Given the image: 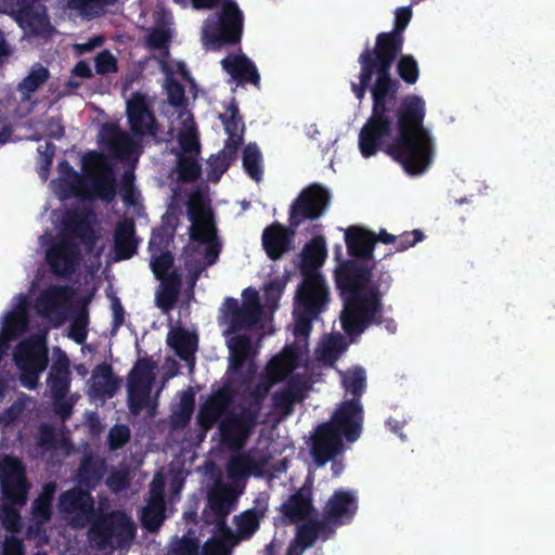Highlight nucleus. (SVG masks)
I'll list each match as a JSON object with an SVG mask.
<instances>
[{
    "instance_id": "nucleus-38",
    "label": "nucleus",
    "mask_w": 555,
    "mask_h": 555,
    "mask_svg": "<svg viewBox=\"0 0 555 555\" xmlns=\"http://www.w3.org/2000/svg\"><path fill=\"white\" fill-rule=\"evenodd\" d=\"M48 78V69L41 65H35L18 86L23 98H29Z\"/></svg>"
},
{
    "instance_id": "nucleus-8",
    "label": "nucleus",
    "mask_w": 555,
    "mask_h": 555,
    "mask_svg": "<svg viewBox=\"0 0 555 555\" xmlns=\"http://www.w3.org/2000/svg\"><path fill=\"white\" fill-rule=\"evenodd\" d=\"M86 301L78 297L73 291L65 287H50L46 289L36 300L35 309L46 318L53 326L63 324L67 314L78 310V315L74 319L69 337L82 343L87 335V317L83 312Z\"/></svg>"
},
{
    "instance_id": "nucleus-51",
    "label": "nucleus",
    "mask_w": 555,
    "mask_h": 555,
    "mask_svg": "<svg viewBox=\"0 0 555 555\" xmlns=\"http://www.w3.org/2000/svg\"><path fill=\"white\" fill-rule=\"evenodd\" d=\"M96 70L101 74L114 72L116 69V60L109 52H102L95 59Z\"/></svg>"
},
{
    "instance_id": "nucleus-20",
    "label": "nucleus",
    "mask_w": 555,
    "mask_h": 555,
    "mask_svg": "<svg viewBox=\"0 0 555 555\" xmlns=\"http://www.w3.org/2000/svg\"><path fill=\"white\" fill-rule=\"evenodd\" d=\"M91 499L81 490H74L61 498V508L74 526H83L90 519Z\"/></svg>"
},
{
    "instance_id": "nucleus-11",
    "label": "nucleus",
    "mask_w": 555,
    "mask_h": 555,
    "mask_svg": "<svg viewBox=\"0 0 555 555\" xmlns=\"http://www.w3.org/2000/svg\"><path fill=\"white\" fill-rule=\"evenodd\" d=\"M0 486L3 499L0 502V519L3 527L12 532L20 528V516L15 508L26 501V486L21 464L11 457L0 459Z\"/></svg>"
},
{
    "instance_id": "nucleus-55",
    "label": "nucleus",
    "mask_w": 555,
    "mask_h": 555,
    "mask_svg": "<svg viewBox=\"0 0 555 555\" xmlns=\"http://www.w3.org/2000/svg\"><path fill=\"white\" fill-rule=\"evenodd\" d=\"M178 555H198L197 544L190 538L182 540L179 544Z\"/></svg>"
},
{
    "instance_id": "nucleus-40",
    "label": "nucleus",
    "mask_w": 555,
    "mask_h": 555,
    "mask_svg": "<svg viewBox=\"0 0 555 555\" xmlns=\"http://www.w3.org/2000/svg\"><path fill=\"white\" fill-rule=\"evenodd\" d=\"M285 515L292 520H298L307 516L311 509L310 500L304 493L291 498L283 506Z\"/></svg>"
},
{
    "instance_id": "nucleus-22",
    "label": "nucleus",
    "mask_w": 555,
    "mask_h": 555,
    "mask_svg": "<svg viewBox=\"0 0 555 555\" xmlns=\"http://www.w3.org/2000/svg\"><path fill=\"white\" fill-rule=\"evenodd\" d=\"M164 479L158 474L151 483V498L142 512V522L150 529H156L164 519V501H163Z\"/></svg>"
},
{
    "instance_id": "nucleus-16",
    "label": "nucleus",
    "mask_w": 555,
    "mask_h": 555,
    "mask_svg": "<svg viewBox=\"0 0 555 555\" xmlns=\"http://www.w3.org/2000/svg\"><path fill=\"white\" fill-rule=\"evenodd\" d=\"M237 109L231 105L225 114L222 116L228 140L224 149L215 157L209 160L211 167V178L218 180L219 177L227 170L230 163L235 158L236 150L242 143V133L244 126L236 117Z\"/></svg>"
},
{
    "instance_id": "nucleus-12",
    "label": "nucleus",
    "mask_w": 555,
    "mask_h": 555,
    "mask_svg": "<svg viewBox=\"0 0 555 555\" xmlns=\"http://www.w3.org/2000/svg\"><path fill=\"white\" fill-rule=\"evenodd\" d=\"M176 114L177 119L173 121L171 130L177 132L181 147L178 157L179 171L183 179L191 180L199 173L197 164L199 143L190 112L184 108H176Z\"/></svg>"
},
{
    "instance_id": "nucleus-59",
    "label": "nucleus",
    "mask_w": 555,
    "mask_h": 555,
    "mask_svg": "<svg viewBox=\"0 0 555 555\" xmlns=\"http://www.w3.org/2000/svg\"><path fill=\"white\" fill-rule=\"evenodd\" d=\"M125 485V475H120V476H112L109 479H108V486L114 490V491H117L119 489H121Z\"/></svg>"
},
{
    "instance_id": "nucleus-32",
    "label": "nucleus",
    "mask_w": 555,
    "mask_h": 555,
    "mask_svg": "<svg viewBox=\"0 0 555 555\" xmlns=\"http://www.w3.org/2000/svg\"><path fill=\"white\" fill-rule=\"evenodd\" d=\"M55 352L59 354V364L56 366H52L48 379V386L54 399L59 401L65 396L68 389V361L65 354L60 350H56Z\"/></svg>"
},
{
    "instance_id": "nucleus-9",
    "label": "nucleus",
    "mask_w": 555,
    "mask_h": 555,
    "mask_svg": "<svg viewBox=\"0 0 555 555\" xmlns=\"http://www.w3.org/2000/svg\"><path fill=\"white\" fill-rule=\"evenodd\" d=\"M189 215L192 222L189 261L194 262L198 271L216 261L220 246L210 208L203 198L191 199Z\"/></svg>"
},
{
    "instance_id": "nucleus-14",
    "label": "nucleus",
    "mask_w": 555,
    "mask_h": 555,
    "mask_svg": "<svg viewBox=\"0 0 555 555\" xmlns=\"http://www.w3.org/2000/svg\"><path fill=\"white\" fill-rule=\"evenodd\" d=\"M134 534V528L130 519L124 513H116L100 522L93 525L90 540L100 548H112L128 545Z\"/></svg>"
},
{
    "instance_id": "nucleus-64",
    "label": "nucleus",
    "mask_w": 555,
    "mask_h": 555,
    "mask_svg": "<svg viewBox=\"0 0 555 555\" xmlns=\"http://www.w3.org/2000/svg\"><path fill=\"white\" fill-rule=\"evenodd\" d=\"M10 390V387L7 382L0 380V398L4 397Z\"/></svg>"
},
{
    "instance_id": "nucleus-21",
    "label": "nucleus",
    "mask_w": 555,
    "mask_h": 555,
    "mask_svg": "<svg viewBox=\"0 0 555 555\" xmlns=\"http://www.w3.org/2000/svg\"><path fill=\"white\" fill-rule=\"evenodd\" d=\"M127 114L133 133L153 134L154 118L142 94L137 93L128 101Z\"/></svg>"
},
{
    "instance_id": "nucleus-48",
    "label": "nucleus",
    "mask_w": 555,
    "mask_h": 555,
    "mask_svg": "<svg viewBox=\"0 0 555 555\" xmlns=\"http://www.w3.org/2000/svg\"><path fill=\"white\" fill-rule=\"evenodd\" d=\"M177 289L171 283V281L163 280L162 288L157 293V305L163 310H168L172 307L176 300Z\"/></svg>"
},
{
    "instance_id": "nucleus-42",
    "label": "nucleus",
    "mask_w": 555,
    "mask_h": 555,
    "mask_svg": "<svg viewBox=\"0 0 555 555\" xmlns=\"http://www.w3.org/2000/svg\"><path fill=\"white\" fill-rule=\"evenodd\" d=\"M315 539L314 525L302 526L296 535V539L288 547L287 555H301L304 550L308 547Z\"/></svg>"
},
{
    "instance_id": "nucleus-35",
    "label": "nucleus",
    "mask_w": 555,
    "mask_h": 555,
    "mask_svg": "<svg viewBox=\"0 0 555 555\" xmlns=\"http://www.w3.org/2000/svg\"><path fill=\"white\" fill-rule=\"evenodd\" d=\"M116 251L120 259L130 258L137 247V240L133 236V223L131 221L121 222L115 234Z\"/></svg>"
},
{
    "instance_id": "nucleus-45",
    "label": "nucleus",
    "mask_w": 555,
    "mask_h": 555,
    "mask_svg": "<svg viewBox=\"0 0 555 555\" xmlns=\"http://www.w3.org/2000/svg\"><path fill=\"white\" fill-rule=\"evenodd\" d=\"M343 386L347 391H350L353 395L361 392L365 386L364 371L361 369H354L347 372L343 376Z\"/></svg>"
},
{
    "instance_id": "nucleus-28",
    "label": "nucleus",
    "mask_w": 555,
    "mask_h": 555,
    "mask_svg": "<svg viewBox=\"0 0 555 555\" xmlns=\"http://www.w3.org/2000/svg\"><path fill=\"white\" fill-rule=\"evenodd\" d=\"M348 250L352 255L366 257L371 255L375 238L371 232L358 227H350L345 231Z\"/></svg>"
},
{
    "instance_id": "nucleus-4",
    "label": "nucleus",
    "mask_w": 555,
    "mask_h": 555,
    "mask_svg": "<svg viewBox=\"0 0 555 555\" xmlns=\"http://www.w3.org/2000/svg\"><path fill=\"white\" fill-rule=\"evenodd\" d=\"M326 243L323 237H315L306 245L304 257V282L298 291V299L294 310L296 324L294 335L298 343L305 346L306 338L309 334L310 318L320 312L327 301V287L322 275L308 268L321 266L326 259Z\"/></svg>"
},
{
    "instance_id": "nucleus-57",
    "label": "nucleus",
    "mask_w": 555,
    "mask_h": 555,
    "mask_svg": "<svg viewBox=\"0 0 555 555\" xmlns=\"http://www.w3.org/2000/svg\"><path fill=\"white\" fill-rule=\"evenodd\" d=\"M101 43H102L101 38H94V39L88 41L87 43L76 44L75 49L79 52H86V51H90L91 49H93L96 46H100Z\"/></svg>"
},
{
    "instance_id": "nucleus-56",
    "label": "nucleus",
    "mask_w": 555,
    "mask_h": 555,
    "mask_svg": "<svg viewBox=\"0 0 555 555\" xmlns=\"http://www.w3.org/2000/svg\"><path fill=\"white\" fill-rule=\"evenodd\" d=\"M181 406L186 417L190 416L193 408V398L189 393H184L181 398Z\"/></svg>"
},
{
    "instance_id": "nucleus-52",
    "label": "nucleus",
    "mask_w": 555,
    "mask_h": 555,
    "mask_svg": "<svg viewBox=\"0 0 555 555\" xmlns=\"http://www.w3.org/2000/svg\"><path fill=\"white\" fill-rule=\"evenodd\" d=\"M129 437V430L125 426H115L109 433V446L112 449L122 446Z\"/></svg>"
},
{
    "instance_id": "nucleus-47",
    "label": "nucleus",
    "mask_w": 555,
    "mask_h": 555,
    "mask_svg": "<svg viewBox=\"0 0 555 555\" xmlns=\"http://www.w3.org/2000/svg\"><path fill=\"white\" fill-rule=\"evenodd\" d=\"M398 72L404 81L414 83L418 77L416 61L410 55L403 56L398 64Z\"/></svg>"
},
{
    "instance_id": "nucleus-53",
    "label": "nucleus",
    "mask_w": 555,
    "mask_h": 555,
    "mask_svg": "<svg viewBox=\"0 0 555 555\" xmlns=\"http://www.w3.org/2000/svg\"><path fill=\"white\" fill-rule=\"evenodd\" d=\"M412 16L410 8H400L396 11V29L402 31L409 24Z\"/></svg>"
},
{
    "instance_id": "nucleus-18",
    "label": "nucleus",
    "mask_w": 555,
    "mask_h": 555,
    "mask_svg": "<svg viewBox=\"0 0 555 555\" xmlns=\"http://www.w3.org/2000/svg\"><path fill=\"white\" fill-rule=\"evenodd\" d=\"M330 199L326 190L312 185L301 192L292 210V223L297 225L304 218H319Z\"/></svg>"
},
{
    "instance_id": "nucleus-24",
    "label": "nucleus",
    "mask_w": 555,
    "mask_h": 555,
    "mask_svg": "<svg viewBox=\"0 0 555 555\" xmlns=\"http://www.w3.org/2000/svg\"><path fill=\"white\" fill-rule=\"evenodd\" d=\"M47 259L56 274H67L76 263L77 255L72 243L61 241L47 253Z\"/></svg>"
},
{
    "instance_id": "nucleus-3",
    "label": "nucleus",
    "mask_w": 555,
    "mask_h": 555,
    "mask_svg": "<svg viewBox=\"0 0 555 555\" xmlns=\"http://www.w3.org/2000/svg\"><path fill=\"white\" fill-rule=\"evenodd\" d=\"M336 281L345 302L341 325L347 334L358 335L378 312L379 285L371 272L350 264L338 268Z\"/></svg>"
},
{
    "instance_id": "nucleus-60",
    "label": "nucleus",
    "mask_w": 555,
    "mask_h": 555,
    "mask_svg": "<svg viewBox=\"0 0 555 555\" xmlns=\"http://www.w3.org/2000/svg\"><path fill=\"white\" fill-rule=\"evenodd\" d=\"M63 133V127L59 121H52L48 129V135L50 137H60Z\"/></svg>"
},
{
    "instance_id": "nucleus-13",
    "label": "nucleus",
    "mask_w": 555,
    "mask_h": 555,
    "mask_svg": "<svg viewBox=\"0 0 555 555\" xmlns=\"http://www.w3.org/2000/svg\"><path fill=\"white\" fill-rule=\"evenodd\" d=\"M234 490L218 483L209 496V509L216 514L218 533L204 546V555H229L230 548L236 543L231 532L223 529L221 518L228 514L234 503Z\"/></svg>"
},
{
    "instance_id": "nucleus-10",
    "label": "nucleus",
    "mask_w": 555,
    "mask_h": 555,
    "mask_svg": "<svg viewBox=\"0 0 555 555\" xmlns=\"http://www.w3.org/2000/svg\"><path fill=\"white\" fill-rule=\"evenodd\" d=\"M193 7L209 8L220 2L221 13L208 18L203 27V42L208 49H217L225 42H236L242 34L243 16L232 0H192Z\"/></svg>"
},
{
    "instance_id": "nucleus-15",
    "label": "nucleus",
    "mask_w": 555,
    "mask_h": 555,
    "mask_svg": "<svg viewBox=\"0 0 555 555\" xmlns=\"http://www.w3.org/2000/svg\"><path fill=\"white\" fill-rule=\"evenodd\" d=\"M155 364L151 360H140L129 379V403L133 412H139L144 405L152 411L154 398L158 395L160 388L155 389Z\"/></svg>"
},
{
    "instance_id": "nucleus-36",
    "label": "nucleus",
    "mask_w": 555,
    "mask_h": 555,
    "mask_svg": "<svg viewBox=\"0 0 555 555\" xmlns=\"http://www.w3.org/2000/svg\"><path fill=\"white\" fill-rule=\"evenodd\" d=\"M266 473L250 455L233 456L228 465V474L233 479L244 478L250 474L260 475Z\"/></svg>"
},
{
    "instance_id": "nucleus-49",
    "label": "nucleus",
    "mask_w": 555,
    "mask_h": 555,
    "mask_svg": "<svg viewBox=\"0 0 555 555\" xmlns=\"http://www.w3.org/2000/svg\"><path fill=\"white\" fill-rule=\"evenodd\" d=\"M114 0H69V7L78 10L81 14L90 15L101 5Z\"/></svg>"
},
{
    "instance_id": "nucleus-26",
    "label": "nucleus",
    "mask_w": 555,
    "mask_h": 555,
    "mask_svg": "<svg viewBox=\"0 0 555 555\" xmlns=\"http://www.w3.org/2000/svg\"><path fill=\"white\" fill-rule=\"evenodd\" d=\"M222 67L235 80L253 83H258L259 81L256 66L245 55L234 54L225 57L222 61Z\"/></svg>"
},
{
    "instance_id": "nucleus-43",
    "label": "nucleus",
    "mask_w": 555,
    "mask_h": 555,
    "mask_svg": "<svg viewBox=\"0 0 555 555\" xmlns=\"http://www.w3.org/2000/svg\"><path fill=\"white\" fill-rule=\"evenodd\" d=\"M55 491V487L53 485L44 486L42 493L36 500L34 505V518L38 522L47 521L50 517V501Z\"/></svg>"
},
{
    "instance_id": "nucleus-61",
    "label": "nucleus",
    "mask_w": 555,
    "mask_h": 555,
    "mask_svg": "<svg viewBox=\"0 0 555 555\" xmlns=\"http://www.w3.org/2000/svg\"><path fill=\"white\" fill-rule=\"evenodd\" d=\"M39 153H42V151L39 149ZM44 154V163L47 165H49L51 163V158L54 154V150L49 145L47 144V147H46V151L43 152Z\"/></svg>"
},
{
    "instance_id": "nucleus-37",
    "label": "nucleus",
    "mask_w": 555,
    "mask_h": 555,
    "mask_svg": "<svg viewBox=\"0 0 555 555\" xmlns=\"http://www.w3.org/2000/svg\"><path fill=\"white\" fill-rule=\"evenodd\" d=\"M109 134L112 137L111 150L121 158H130L137 155V144L131 141L126 134L117 132L113 128L104 129L103 137Z\"/></svg>"
},
{
    "instance_id": "nucleus-63",
    "label": "nucleus",
    "mask_w": 555,
    "mask_h": 555,
    "mask_svg": "<svg viewBox=\"0 0 555 555\" xmlns=\"http://www.w3.org/2000/svg\"><path fill=\"white\" fill-rule=\"evenodd\" d=\"M57 413L62 415V417H66L69 414V406L60 404L57 406Z\"/></svg>"
},
{
    "instance_id": "nucleus-44",
    "label": "nucleus",
    "mask_w": 555,
    "mask_h": 555,
    "mask_svg": "<svg viewBox=\"0 0 555 555\" xmlns=\"http://www.w3.org/2000/svg\"><path fill=\"white\" fill-rule=\"evenodd\" d=\"M287 284V278L280 276L272 280L264 287L266 306L269 309H274L279 301L285 286Z\"/></svg>"
},
{
    "instance_id": "nucleus-23",
    "label": "nucleus",
    "mask_w": 555,
    "mask_h": 555,
    "mask_svg": "<svg viewBox=\"0 0 555 555\" xmlns=\"http://www.w3.org/2000/svg\"><path fill=\"white\" fill-rule=\"evenodd\" d=\"M298 358L299 352L293 347H286L280 354L272 358L266 370L270 383L262 391L267 392L272 384L286 377L296 367Z\"/></svg>"
},
{
    "instance_id": "nucleus-27",
    "label": "nucleus",
    "mask_w": 555,
    "mask_h": 555,
    "mask_svg": "<svg viewBox=\"0 0 555 555\" xmlns=\"http://www.w3.org/2000/svg\"><path fill=\"white\" fill-rule=\"evenodd\" d=\"M116 383L112 377L111 369L107 365L98 366L91 377L89 395L92 399L111 397L116 390Z\"/></svg>"
},
{
    "instance_id": "nucleus-39",
    "label": "nucleus",
    "mask_w": 555,
    "mask_h": 555,
    "mask_svg": "<svg viewBox=\"0 0 555 555\" xmlns=\"http://www.w3.org/2000/svg\"><path fill=\"white\" fill-rule=\"evenodd\" d=\"M345 349L346 344L340 336H330L321 341L317 353L324 362L332 363Z\"/></svg>"
},
{
    "instance_id": "nucleus-19",
    "label": "nucleus",
    "mask_w": 555,
    "mask_h": 555,
    "mask_svg": "<svg viewBox=\"0 0 555 555\" xmlns=\"http://www.w3.org/2000/svg\"><path fill=\"white\" fill-rule=\"evenodd\" d=\"M256 416L251 413L228 415L220 425L222 440L231 447H241L247 438Z\"/></svg>"
},
{
    "instance_id": "nucleus-50",
    "label": "nucleus",
    "mask_w": 555,
    "mask_h": 555,
    "mask_svg": "<svg viewBox=\"0 0 555 555\" xmlns=\"http://www.w3.org/2000/svg\"><path fill=\"white\" fill-rule=\"evenodd\" d=\"M169 39V31L165 27H159L153 29L147 36L146 42L149 47L163 49L165 48L167 41Z\"/></svg>"
},
{
    "instance_id": "nucleus-31",
    "label": "nucleus",
    "mask_w": 555,
    "mask_h": 555,
    "mask_svg": "<svg viewBox=\"0 0 555 555\" xmlns=\"http://www.w3.org/2000/svg\"><path fill=\"white\" fill-rule=\"evenodd\" d=\"M167 341L169 346L175 349V351L182 359L192 365L191 358L197 346V338L193 333L185 330L176 328L169 333Z\"/></svg>"
},
{
    "instance_id": "nucleus-34",
    "label": "nucleus",
    "mask_w": 555,
    "mask_h": 555,
    "mask_svg": "<svg viewBox=\"0 0 555 555\" xmlns=\"http://www.w3.org/2000/svg\"><path fill=\"white\" fill-rule=\"evenodd\" d=\"M159 235H153L151 240V268L154 274L162 280L171 281L173 273H171L172 257L168 251H160L157 245L160 243Z\"/></svg>"
},
{
    "instance_id": "nucleus-1",
    "label": "nucleus",
    "mask_w": 555,
    "mask_h": 555,
    "mask_svg": "<svg viewBox=\"0 0 555 555\" xmlns=\"http://www.w3.org/2000/svg\"><path fill=\"white\" fill-rule=\"evenodd\" d=\"M400 47L401 39L392 34H382L377 38L375 56L370 52L360 56V86L352 87L357 98L364 96L373 75L375 83L372 89L373 115L361 129L359 149L364 157H370L383 146L408 172L422 173L431 164L436 152L434 135L423 126L424 100L417 95L405 98L397 115L386 108L391 99L388 69Z\"/></svg>"
},
{
    "instance_id": "nucleus-62",
    "label": "nucleus",
    "mask_w": 555,
    "mask_h": 555,
    "mask_svg": "<svg viewBox=\"0 0 555 555\" xmlns=\"http://www.w3.org/2000/svg\"><path fill=\"white\" fill-rule=\"evenodd\" d=\"M377 238L384 243H391L395 240V237L386 231H380Z\"/></svg>"
},
{
    "instance_id": "nucleus-30",
    "label": "nucleus",
    "mask_w": 555,
    "mask_h": 555,
    "mask_svg": "<svg viewBox=\"0 0 555 555\" xmlns=\"http://www.w3.org/2000/svg\"><path fill=\"white\" fill-rule=\"evenodd\" d=\"M229 395L225 390L217 391L212 395L202 408L198 422L205 429L209 428L221 415L229 403Z\"/></svg>"
},
{
    "instance_id": "nucleus-54",
    "label": "nucleus",
    "mask_w": 555,
    "mask_h": 555,
    "mask_svg": "<svg viewBox=\"0 0 555 555\" xmlns=\"http://www.w3.org/2000/svg\"><path fill=\"white\" fill-rule=\"evenodd\" d=\"M3 555H23L22 545L15 538H9L4 542Z\"/></svg>"
},
{
    "instance_id": "nucleus-17",
    "label": "nucleus",
    "mask_w": 555,
    "mask_h": 555,
    "mask_svg": "<svg viewBox=\"0 0 555 555\" xmlns=\"http://www.w3.org/2000/svg\"><path fill=\"white\" fill-rule=\"evenodd\" d=\"M7 9L16 15L20 26L29 34L47 35L50 26L40 4H25V0H7Z\"/></svg>"
},
{
    "instance_id": "nucleus-6",
    "label": "nucleus",
    "mask_w": 555,
    "mask_h": 555,
    "mask_svg": "<svg viewBox=\"0 0 555 555\" xmlns=\"http://www.w3.org/2000/svg\"><path fill=\"white\" fill-rule=\"evenodd\" d=\"M221 311L222 323L227 326L224 335L230 350V366L231 369H237L243 360L251 354V346L245 337L235 333L260 321L261 307L258 292L251 288L245 289L241 309H238L235 300L228 299Z\"/></svg>"
},
{
    "instance_id": "nucleus-25",
    "label": "nucleus",
    "mask_w": 555,
    "mask_h": 555,
    "mask_svg": "<svg viewBox=\"0 0 555 555\" xmlns=\"http://www.w3.org/2000/svg\"><path fill=\"white\" fill-rule=\"evenodd\" d=\"M356 509V498L351 493L338 491L327 502L325 513L330 520L343 524L354 514Z\"/></svg>"
},
{
    "instance_id": "nucleus-33",
    "label": "nucleus",
    "mask_w": 555,
    "mask_h": 555,
    "mask_svg": "<svg viewBox=\"0 0 555 555\" xmlns=\"http://www.w3.org/2000/svg\"><path fill=\"white\" fill-rule=\"evenodd\" d=\"M162 68L167 75V79L165 82V88L168 92V96L170 102L173 105H180L183 99V90L172 78L175 74H179L181 77L186 78V72L184 69V65L178 61H160Z\"/></svg>"
},
{
    "instance_id": "nucleus-5",
    "label": "nucleus",
    "mask_w": 555,
    "mask_h": 555,
    "mask_svg": "<svg viewBox=\"0 0 555 555\" xmlns=\"http://www.w3.org/2000/svg\"><path fill=\"white\" fill-rule=\"evenodd\" d=\"M82 164V178L67 164H61V176L52 183L54 192L60 198L80 195L111 199L115 194V183L105 157L91 152L85 155Z\"/></svg>"
},
{
    "instance_id": "nucleus-46",
    "label": "nucleus",
    "mask_w": 555,
    "mask_h": 555,
    "mask_svg": "<svg viewBox=\"0 0 555 555\" xmlns=\"http://www.w3.org/2000/svg\"><path fill=\"white\" fill-rule=\"evenodd\" d=\"M261 517V513L256 511H248L240 516L237 519L238 533L247 537L256 531Z\"/></svg>"
},
{
    "instance_id": "nucleus-58",
    "label": "nucleus",
    "mask_w": 555,
    "mask_h": 555,
    "mask_svg": "<svg viewBox=\"0 0 555 555\" xmlns=\"http://www.w3.org/2000/svg\"><path fill=\"white\" fill-rule=\"evenodd\" d=\"M74 74L79 77H89L91 74L90 67L85 62H79L73 69Z\"/></svg>"
},
{
    "instance_id": "nucleus-41",
    "label": "nucleus",
    "mask_w": 555,
    "mask_h": 555,
    "mask_svg": "<svg viewBox=\"0 0 555 555\" xmlns=\"http://www.w3.org/2000/svg\"><path fill=\"white\" fill-rule=\"evenodd\" d=\"M243 165L250 178L256 181L261 179V154L257 146L249 144L245 147Z\"/></svg>"
},
{
    "instance_id": "nucleus-2",
    "label": "nucleus",
    "mask_w": 555,
    "mask_h": 555,
    "mask_svg": "<svg viewBox=\"0 0 555 555\" xmlns=\"http://www.w3.org/2000/svg\"><path fill=\"white\" fill-rule=\"evenodd\" d=\"M27 300L23 295L14 298L13 308L5 312L1 320L0 350L7 349V343L24 333H30V337L22 341L15 353L14 360L21 371L22 384L33 389L36 387L39 375L47 366L46 330L33 332V327L26 314Z\"/></svg>"
},
{
    "instance_id": "nucleus-29",
    "label": "nucleus",
    "mask_w": 555,
    "mask_h": 555,
    "mask_svg": "<svg viewBox=\"0 0 555 555\" xmlns=\"http://www.w3.org/2000/svg\"><path fill=\"white\" fill-rule=\"evenodd\" d=\"M263 246L271 258H279L288 249L289 233L281 225L267 228L262 235Z\"/></svg>"
},
{
    "instance_id": "nucleus-7",
    "label": "nucleus",
    "mask_w": 555,
    "mask_h": 555,
    "mask_svg": "<svg viewBox=\"0 0 555 555\" xmlns=\"http://www.w3.org/2000/svg\"><path fill=\"white\" fill-rule=\"evenodd\" d=\"M362 409L357 400L344 402L333 415L332 422L322 425L314 437L313 456L323 465L341 450V436L348 441L358 439L361 433Z\"/></svg>"
}]
</instances>
